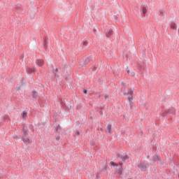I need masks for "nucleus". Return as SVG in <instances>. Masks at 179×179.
<instances>
[{"label":"nucleus","mask_w":179,"mask_h":179,"mask_svg":"<svg viewBox=\"0 0 179 179\" xmlns=\"http://www.w3.org/2000/svg\"><path fill=\"white\" fill-rule=\"evenodd\" d=\"M103 169L105 170V171H107V170H108V167L107 164H106L103 166Z\"/></svg>","instance_id":"26"},{"label":"nucleus","mask_w":179,"mask_h":179,"mask_svg":"<svg viewBox=\"0 0 179 179\" xmlns=\"http://www.w3.org/2000/svg\"><path fill=\"white\" fill-rule=\"evenodd\" d=\"M14 139H19V137L17 136H14Z\"/></svg>","instance_id":"37"},{"label":"nucleus","mask_w":179,"mask_h":179,"mask_svg":"<svg viewBox=\"0 0 179 179\" xmlns=\"http://www.w3.org/2000/svg\"><path fill=\"white\" fill-rule=\"evenodd\" d=\"M132 100H134L133 96H131V97H129V103L133 102Z\"/></svg>","instance_id":"28"},{"label":"nucleus","mask_w":179,"mask_h":179,"mask_svg":"<svg viewBox=\"0 0 179 179\" xmlns=\"http://www.w3.org/2000/svg\"><path fill=\"white\" fill-rule=\"evenodd\" d=\"M104 97H105L106 100H107V99H108L109 96L106 94V95H104Z\"/></svg>","instance_id":"34"},{"label":"nucleus","mask_w":179,"mask_h":179,"mask_svg":"<svg viewBox=\"0 0 179 179\" xmlns=\"http://www.w3.org/2000/svg\"><path fill=\"white\" fill-rule=\"evenodd\" d=\"M107 37H110V36H113V30L109 29L106 32Z\"/></svg>","instance_id":"13"},{"label":"nucleus","mask_w":179,"mask_h":179,"mask_svg":"<svg viewBox=\"0 0 179 179\" xmlns=\"http://www.w3.org/2000/svg\"><path fill=\"white\" fill-rule=\"evenodd\" d=\"M55 71L56 72V73H57V72H58V68H56V69H55Z\"/></svg>","instance_id":"36"},{"label":"nucleus","mask_w":179,"mask_h":179,"mask_svg":"<svg viewBox=\"0 0 179 179\" xmlns=\"http://www.w3.org/2000/svg\"><path fill=\"white\" fill-rule=\"evenodd\" d=\"M27 73H28L29 75H34L35 73V71L34 69H31V68H28L27 69Z\"/></svg>","instance_id":"10"},{"label":"nucleus","mask_w":179,"mask_h":179,"mask_svg":"<svg viewBox=\"0 0 179 179\" xmlns=\"http://www.w3.org/2000/svg\"><path fill=\"white\" fill-rule=\"evenodd\" d=\"M127 94H130V96H133L134 90H131L130 91L127 92Z\"/></svg>","instance_id":"24"},{"label":"nucleus","mask_w":179,"mask_h":179,"mask_svg":"<svg viewBox=\"0 0 179 179\" xmlns=\"http://www.w3.org/2000/svg\"><path fill=\"white\" fill-rule=\"evenodd\" d=\"M128 179H131V178H128Z\"/></svg>","instance_id":"38"},{"label":"nucleus","mask_w":179,"mask_h":179,"mask_svg":"<svg viewBox=\"0 0 179 179\" xmlns=\"http://www.w3.org/2000/svg\"><path fill=\"white\" fill-rule=\"evenodd\" d=\"M148 13H149V7L145 3H142L141 6V15L148 19Z\"/></svg>","instance_id":"1"},{"label":"nucleus","mask_w":179,"mask_h":179,"mask_svg":"<svg viewBox=\"0 0 179 179\" xmlns=\"http://www.w3.org/2000/svg\"><path fill=\"white\" fill-rule=\"evenodd\" d=\"M110 166H112L113 167H115V166H116V167H118V164H115L114 162H110Z\"/></svg>","instance_id":"19"},{"label":"nucleus","mask_w":179,"mask_h":179,"mask_svg":"<svg viewBox=\"0 0 179 179\" xmlns=\"http://www.w3.org/2000/svg\"><path fill=\"white\" fill-rule=\"evenodd\" d=\"M94 59V57L93 56H90L88 57H86L83 60V63L81 64L82 66H85V65H87L90 62H92Z\"/></svg>","instance_id":"5"},{"label":"nucleus","mask_w":179,"mask_h":179,"mask_svg":"<svg viewBox=\"0 0 179 179\" xmlns=\"http://www.w3.org/2000/svg\"><path fill=\"white\" fill-rule=\"evenodd\" d=\"M60 138H61V137H59V136H57V137H56V141H59Z\"/></svg>","instance_id":"35"},{"label":"nucleus","mask_w":179,"mask_h":179,"mask_svg":"<svg viewBox=\"0 0 179 179\" xmlns=\"http://www.w3.org/2000/svg\"><path fill=\"white\" fill-rule=\"evenodd\" d=\"M113 19L115 20V22H118L120 20L117 15H113Z\"/></svg>","instance_id":"21"},{"label":"nucleus","mask_w":179,"mask_h":179,"mask_svg":"<svg viewBox=\"0 0 179 179\" xmlns=\"http://www.w3.org/2000/svg\"><path fill=\"white\" fill-rule=\"evenodd\" d=\"M22 117L24 120L27 117V112L26 110L22 111Z\"/></svg>","instance_id":"14"},{"label":"nucleus","mask_w":179,"mask_h":179,"mask_svg":"<svg viewBox=\"0 0 179 179\" xmlns=\"http://www.w3.org/2000/svg\"><path fill=\"white\" fill-rule=\"evenodd\" d=\"M36 93H37V92H36V91L32 92V97L34 99H37V95H36Z\"/></svg>","instance_id":"22"},{"label":"nucleus","mask_w":179,"mask_h":179,"mask_svg":"<svg viewBox=\"0 0 179 179\" xmlns=\"http://www.w3.org/2000/svg\"><path fill=\"white\" fill-rule=\"evenodd\" d=\"M120 159L122 160V162H125L126 160H128L129 159V156L125 155L122 157V155L120 157Z\"/></svg>","instance_id":"12"},{"label":"nucleus","mask_w":179,"mask_h":179,"mask_svg":"<svg viewBox=\"0 0 179 179\" xmlns=\"http://www.w3.org/2000/svg\"><path fill=\"white\" fill-rule=\"evenodd\" d=\"M138 69H139V71H141V72H145V69L143 68V66H140L139 67H138Z\"/></svg>","instance_id":"23"},{"label":"nucleus","mask_w":179,"mask_h":179,"mask_svg":"<svg viewBox=\"0 0 179 179\" xmlns=\"http://www.w3.org/2000/svg\"><path fill=\"white\" fill-rule=\"evenodd\" d=\"M118 166H120V167L117 169L116 173L119 174V176H122V163L119 162Z\"/></svg>","instance_id":"7"},{"label":"nucleus","mask_w":179,"mask_h":179,"mask_svg":"<svg viewBox=\"0 0 179 179\" xmlns=\"http://www.w3.org/2000/svg\"><path fill=\"white\" fill-rule=\"evenodd\" d=\"M106 128H107L108 132H109V134H111V124H108Z\"/></svg>","instance_id":"18"},{"label":"nucleus","mask_w":179,"mask_h":179,"mask_svg":"<svg viewBox=\"0 0 179 179\" xmlns=\"http://www.w3.org/2000/svg\"><path fill=\"white\" fill-rule=\"evenodd\" d=\"M127 73H128V75H130V76H135V72H134V71H129V70H127Z\"/></svg>","instance_id":"15"},{"label":"nucleus","mask_w":179,"mask_h":179,"mask_svg":"<svg viewBox=\"0 0 179 179\" xmlns=\"http://www.w3.org/2000/svg\"><path fill=\"white\" fill-rule=\"evenodd\" d=\"M55 132H58V134H59V132H61V126L58 125L55 130Z\"/></svg>","instance_id":"16"},{"label":"nucleus","mask_w":179,"mask_h":179,"mask_svg":"<svg viewBox=\"0 0 179 179\" xmlns=\"http://www.w3.org/2000/svg\"><path fill=\"white\" fill-rule=\"evenodd\" d=\"M43 48L44 50H47V48H48V38L45 37L43 41Z\"/></svg>","instance_id":"8"},{"label":"nucleus","mask_w":179,"mask_h":179,"mask_svg":"<svg viewBox=\"0 0 179 179\" xmlns=\"http://www.w3.org/2000/svg\"><path fill=\"white\" fill-rule=\"evenodd\" d=\"M157 13L159 16H164V15H166V11H164V10H159Z\"/></svg>","instance_id":"11"},{"label":"nucleus","mask_w":179,"mask_h":179,"mask_svg":"<svg viewBox=\"0 0 179 179\" xmlns=\"http://www.w3.org/2000/svg\"><path fill=\"white\" fill-rule=\"evenodd\" d=\"M36 64L38 66H43V65H44V61L41 59H37L36 60Z\"/></svg>","instance_id":"9"},{"label":"nucleus","mask_w":179,"mask_h":179,"mask_svg":"<svg viewBox=\"0 0 179 179\" xmlns=\"http://www.w3.org/2000/svg\"><path fill=\"white\" fill-rule=\"evenodd\" d=\"M162 117H169V115H174L176 114V109L174 108H171L165 110H163L161 113Z\"/></svg>","instance_id":"3"},{"label":"nucleus","mask_w":179,"mask_h":179,"mask_svg":"<svg viewBox=\"0 0 179 179\" xmlns=\"http://www.w3.org/2000/svg\"><path fill=\"white\" fill-rule=\"evenodd\" d=\"M83 45H84V47H87L88 43H87V41H83Z\"/></svg>","instance_id":"27"},{"label":"nucleus","mask_w":179,"mask_h":179,"mask_svg":"<svg viewBox=\"0 0 179 179\" xmlns=\"http://www.w3.org/2000/svg\"><path fill=\"white\" fill-rule=\"evenodd\" d=\"M83 93L84 94H87V90H84Z\"/></svg>","instance_id":"33"},{"label":"nucleus","mask_w":179,"mask_h":179,"mask_svg":"<svg viewBox=\"0 0 179 179\" xmlns=\"http://www.w3.org/2000/svg\"><path fill=\"white\" fill-rule=\"evenodd\" d=\"M22 84L26 85V80H24V78H22Z\"/></svg>","instance_id":"29"},{"label":"nucleus","mask_w":179,"mask_h":179,"mask_svg":"<svg viewBox=\"0 0 179 179\" xmlns=\"http://www.w3.org/2000/svg\"><path fill=\"white\" fill-rule=\"evenodd\" d=\"M176 23L172 22L171 24V29H172V30H176Z\"/></svg>","instance_id":"17"},{"label":"nucleus","mask_w":179,"mask_h":179,"mask_svg":"<svg viewBox=\"0 0 179 179\" xmlns=\"http://www.w3.org/2000/svg\"><path fill=\"white\" fill-rule=\"evenodd\" d=\"M22 142H24V143H27V142H30V139L29 138V133H27V129L24 126L22 128Z\"/></svg>","instance_id":"2"},{"label":"nucleus","mask_w":179,"mask_h":179,"mask_svg":"<svg viewBox=\"0 0 179 179\" xmlns=\"http://www.w3.org/2000/svg\"><path fill=\"white\" fill-rule=\"evenodd\" d=\"M76 135H80V129L76 130Z\"/></svg>","instance_id":"31"},{"label":"nucleus","mask_w":179,"mask_h":179,"mask_svg":"<svg viewBox=\"0 0 179 179\" xmlns=\"http://www.w3.org/2000/svg\"><path fill=\"white\" fill-rule=\"evenodd\" d=\"M62 68L63 69H66V68H68V64L64 63V64H62Z\"/></svg>","instance_id":"25"},{"label":"nucleus","mask_w":179,"mask_h":179,"mask_svg":"<svg viewBox=\"0 0 179 179\" xmlns=\"http://www.w3.org/2000/svg\"><path fill=\"white\" fill-rule=\"evenodd\" d=\"M152 157V160H153L154 163H156V162H162V157H160V155H159V154H155Z\"/></svg>","instance_id":"6"},{"label":"nucleus","mask_w":179,"mask_h":179,"mask_svg":"<svg viewBox=\"0 0 179 179\" xmlns=\"http://www.w3.org/2000/svg\"><path fill=\"white\" fill-rule=\"evenodd\" d=\"M138 169H140L141 171H146L148 169H149V164H145L143 162H141L138 165Z\"/></svg>","instance_id":"4"},{"label":"nucleus","mask_w":179,"mask_h":179,"mask_svg":"<svg viewBox=\"0 0 179 179\" xmlns=\"http://www.w3.org/2000/svg\"><path fill=\"white\" fill-rule=\"evenodd\" d=\"M129 103L130 108H132V107H134V102H129Z\"/></svg>","instance_id":"30"},{"label":"nucleus","mask_w":179,"mask_h":179,"mask_svg":"<svg viewBox=\"0 0 179 179\" xmlns=\"http://www.w3.org/2000/svg\"><path fill=\"white\" fill-rule=\"evenodd\" d=\"M91 69H92V71H93V72H96V71H97V66H96V65L92 66Z\"/></svg>","instance_id":"20"},{"label":"nucleus","mask_w":179,"mask_h":179,"mask_svg":"<svg viewBox=\"0 0 179 179\" xmlns=\"http://www.w3.org/2000/svg\"><path fill=\"white\" fill-rule=\"evenodd\" d=\"M96 178L97 179L100 178V173H99V172L96 173Z\"/></svg>","instance_id":"32"}]
</instances>
